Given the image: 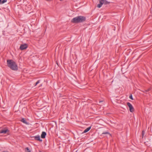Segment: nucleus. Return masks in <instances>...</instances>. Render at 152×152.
I'll list each match as a JSON object with an SVG mask.
<instances>
[{
    "label": "nucleus",
    "mask_w": 152,
    "mask_h": 152,
    "mask_svg": "<svg viewBox=\"0 0 152 152\" xmlns=\"http://www.w3.org/2000/svg\"><path fill=\"white\" fill-rule=\"evenodd\" d=\"M7 1V0H3L2 1H1V4H4V3L6 2Z\"/></svg>",
    "instance_id": "nucleus-14"
},
{
    "label": "nucleus",
    "mask_w": 152,
    "mask_h": 152,
    "mask_svg": "<svg viewBox=\"0 0 152 152\" xmlns=\"http://www.w3.org/2000/svg\"><path fill=\"white\" fill-rule=\"evenodd\" d=\"M2 152H8L7 151H3Z\"/></svg>",
    "instance_id": "nucleus-19"
},
{
    "label": "nucleus",
    "mask_w": 152,
    "mask_h": 152,
    "mask_svg": "<svg viewBox=\"0 0 152 152\" xmlns=\"http://www.w3.org/2000/svg\"><path fill=\"white\" fill-rule=\"evenodd\" d=\"M108 133V132H104V133H103L102 134H107Z\"/></svg>",
    "instance_id": "nucleus-17"
},
{
    "label": "nucleus",
    "mask_w": 152,
    "mask_h": 152,
    "mask_svg": "<svg viewBox=\"0 0 152 152\" xmlns=\"http://www.w3.org/2000/svg\"><path fill=\"white\" fill-rule=\"evenodd\" d=\"M127 105L129 107L130 111L131 112H133L134 108L132 105L129 102L127 103Z\"/></svg>",
    "instance_id": "nucleus-5"
},
{
    "label": "nucleus",
    "mask_w": 152,
    "mask_h": 152,
    "mask_svg": "<svg viewBox=\"0 0 152 152\" xmlns=\"http://www.w3.org/2000/svg\"><path fill=\"white\" fill-rule=\"evenodd\" d=\"M40 83L39 80H38L36 83L35 85V86H36L37 84L39 83Z\"/></svg>",
    "instance_id": "nucleus-15"
},
{
    "label": "nucleus",
    "mask_w": 152,
    "mask_h": 152,
    "mask_svg": "<svg viewBox=\"0 0 152 152\" xmlns=\"http://www.w3.org/2000/svg\"><path fill=\"white\" fill-rule=\"evenodd\" d=\"M8 66L13 70H17L18 67L17 64L12 60L8 59L7 61Z\"/></svg>",
    "instance_id": "nucleus-1"
},
{
    "label": "nucleus",
    "mask_w": 152,
    "mask_h": 152,
    "mask_svg": "<svg viewBox=\"0 0 152 152\" xmlns=\"http://www.w3.org/2000/svg\"><path fill=\"white\" fill-rule=\"evenodd\" d=\"M28 45L27 44H21L20 47V49L21 50H23L26 49L28 47Z\"/></svg>",
    "instance_id": "nucleus-4"
},
{
    "label": "nucleus",
    "mask_w": 152,
    "mask_h": 152,
    "mask_svg": "<svg viewBox=\"0 0 152 152\" xmlns=\"http://www.w3.org/2000/svg\"><path fill=\"white\" fill-rule=\"evenodd\" d=\"M1 0H0V4H2L1 3Z\"/></svg>",
    "instance_id": "nucleus-18"
},
{
    "label": "nucleus",
    "mask_w": 152,
    "mask_h": 152,
    "mask_svg": "<svg viewBox=\"0 0 152 152\" xmlns=\"http://www.w3.org/2000/svg\"><path fill=\"white\" fill-rule=\"evenodd\" d=\"M103 101H99V102H102Z\"/></svg>",
    "instance_id": "nucleus-21"
},
{
    "label": "nucleus",
    "mask_w": 152,
    "mask_h": 152,
    "mask_svg": "<svg viewBox=\"0 0 152 152\" xmlns=\"http://www.w3.org/2000/svg\"><path fill=\"white\" fill-rule=\"evenodd\" d=\"M42 86V84H41V85H40V86Z\"/></svg>",
    "instance_id": "nucleus-20"
},
{
    "label": "nucleus",
    "mask_w": 152,
    "mask_h": 152,
    "mask_svg": "<svg viewBox=\"0 0 152 152\" xmlns=\"http://www.w3.org/2000/svg\"><path fill=\"white\" fill-rule=\"evenodd\" d=\"M46 135V133L45 132H43L41 135V137L42 138H44Z\"/></svg>",
    "instance_id": "nucleus-8"
},
{
    "label": "nucleus",
    "mask_w": 152,
    "mask_h": 152,
    "mask_svg": "<svg viewBox=\"0 0 152 152\" xmlns=\"http://www.w3.org/2000/svg\"><path fill=\"white\" fill-rule=\"evenodd\" d=\"M86 20V18L83 16H79L73 18L71 22L74 23H77L84 21Z\"/></svg>",
    "instance_id": "nucleus-2"
},
{
    "label": "nucleus",
    "mask_w": 152,
    "mask_h": 152,
    "mask_svg": "<svg viewBox=\"0 0 152 152\" xmlns=\"http://www.w3.org/2000/svg\"><path fill=\"white\" fill-rule=\"evenodd\" d=\"M20 121L23 122V123L25 124L26 125H28L29 123L27 122L26 121V119L25 118H22L20 120Z\"/></svg>",
    "instance_id": "nucleus-6"
},
{
    "label": "nucleus",
    "mask_w": 152,
    "mask_h": 152,
    "mask_svg": "<svg viewBox=\"0 0 152 152\" xmlns=\"http://www.w3.org/2000/svg\"><path fill=\"white\" fill-rule=\"evenodd\" d=\"M25 152H31V151L29 150L28 148H26L25 149Z\"/></svg>",
    "instance_id": "nucleus-11"
},
{
    "label": "nucleus",
    "mask_w": 152,
    "mask_h": 152,
    "mask_svg": "<svg viewBox=\"0 0 152 152\" xmlns=\"http://www.w3.org/2000/svg\"><path fill=\"white\" fill-rule=\"evenodd\" d=\"M99 4L97 5V7L99 8H100L102 6L103 4H109L110 2L107 1L106 0H99Z\"/></svg>",
    "instance_id": "nucleus-3"
},
{
    "label": "nucleus",
    "mask_w": 152,
    "mask_h": 152,
    "mask_svg": "<svg viewBox=\"0 0 152 152\" xmlns=\"http://www.w3.org/2000/svg\"><path fill=\"white\" fill-rule=\"evenodd\" d=\"M144 134H145V132H144V131H142V138L144 136Z\"/></svg>",
    "instance_id": "nucleus-13"
},
{
    "label": "nucleus",
    "mask_w": 152,
    "mask_h": 152,
    "mask_svg": "<svg viewBox=\"0 0 152 152\" xmlns=\"http://www.w3.org/2000/svg\"><path fill=\"white\" fill-rule=\"evenodd\" d=\"M35 140H38L39 141H42V140L40 139V137L39 135H37L34 137Z\"/></svg>",
    "instance_id": "nucleus-7"
},
{
    "label": "nucleus",
    "mask_w": 152,
    "mask_h": 152,
    "mask_svg": "<svg viewBox=\"0 0 152 152\" xmlns=\"http://www.w3.org/2000/svg\"><path fill=\"white\" fill-rule=\"evenodd\" d=\"M129 98L133 100V98H132V95L129 96Z\"/></svg>",
    "instance_id": "nucleus-16"
},
{
    "label": "nucleus",
    "mask_w": 152,
    "mask_h": 152,
    "mask_svg": "<svg viewBox=\"0 0 152 152\" xmlns=\"http://www.w3.org/2000/svg\"><path fill=\"white\" fill-rule=\"evenodd\" d=\"M8 130L7 129H2L0 131V133L5 134L7 133Z\"/></svg>",
    "instance_id": "nucleus-9"
},
{
    "label": "nucleus",
    "mask_w": 152,
    "mask_h": 152,
    "mask_svg": "<svg viewBox=\"0 0 152 152\" xmlns=\"http://www.w3.org/2000/svg\"><path fill=\"white\" fill-rule=\"evenodd\" d=\"M150 90H151V88H149L148 89H147L146 90H145L144 91H143V92H146L148 91H149Z\"/></svg>",
    "instance_id": "nucleus-12"
},
{
    "label": "nucleus",
    "mask_w": 152,
    "mask_h": 152,
    "mask_svg": "<svg viewBox=\"0 0 152 152\" xmlns=\"http://www.w3.org/2000/svg\"><path fill=\"white\" fill-rule=\"evenodd\" d=\"M91 128V126L87 128L84 131L83 133H85L87 132L88 131L90 130Z\"/></svg>",
    "instance_id": "nucleus-10"
}]
</instances>
